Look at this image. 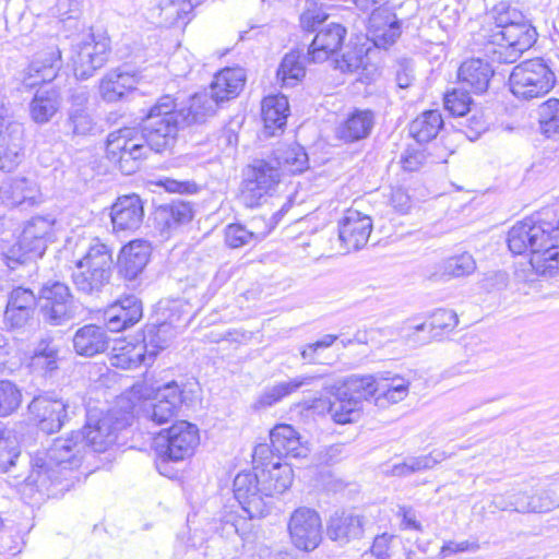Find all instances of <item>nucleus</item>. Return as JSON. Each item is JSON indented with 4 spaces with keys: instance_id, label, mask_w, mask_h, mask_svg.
I'll list each match as a JSON object with an SVG mask.
<instances>
[{
    "instance_id": "nucleus-1",
    "label": "nucleus",
    "mask_w": 559,
    "mask_h": 559,
    "mask_svg": "<svg viewBox=\"0 0 559 559\" xmlns=\"http://www.w3.org/2000/svg\"><path fill=\"white\" fill-rule=\"evenodd\" d=\"M124 426L126 423L116 419L111 413L97 419L88 416L82 430L73 431L69 438H58L47 450L36 453L25 479L24 493L35 490L44 499L69 490L73 484L72 473L81 466L86 449L105 452Z\"/></svg>"
},
{
    "instance_id": "nucleus-2",
    "label": "nucleus",
    "mask_w": 559,
    "mask_h": 559,
    "mask_svg": "<svg viewBox=\"0 0 559 559\" xmlns=\"http://www.w3.org/2000/svg\"><path fill=\"white\" fill-rule=\"evenodd\" d=\"M71 281L78 293L97 296L110 283L114 267L112 251L98 237L82 239L73 252Z\"/></svg>"
},
{
    "instance_id": "nucleus-3",
    "label": "nucleus",
    "mask_w": 559,
    "mask_h": 559,
    "mask_svg": "<svg viewBox=\"0 0 559 559\" xmlns=\"http://www.w3.org/2000/svg\"><path fill=\"white\" fill-rule=\"evenodd\" d=\"M493 26L485 35L488 41L500 47L503 62H514L537 40L538 34L531 21L516 8L504 2L491 11Z\"/></svg>"
},
{
    "instance_id": "nucleus-4",
    "label": "nucleus",
    "mask_w": 559,
    "mask_h": 559,
    "mask_svg": "<svg viewBox=\"0 0 559 559\" xmlns=\"http://www.w3.org/2000/svg\"><path fill=\"white\" fill-rule=\"evenodd\" d=\"M181 127L183 119L176 108L175 99L165 95L150 108L139 131L150 152L162 153L175 145Z\"/></svg>"
},
{
    "instance_id": "nucleus-5",
    "label": "nucleus",
    "mask_w": 559,
    "mask_h": 559,
    "mask_svg": "<svg viewBox=\"0 0 559 559\" xmlns=\"http://www.w3.org/2000/svg\"><path fill=\"white\" fill-rule=\"evenodd\" d=\"M200 443L199 429L186 420L174 424L160 432L155 439V450L158 456L156 467L159 474L171 477L168 462H179L190 457Z\"/></svg>"
},
{
    "instance_id": "nucleus-6",
    "label": "nucleus",
    "mask_w": 559,
    "mask_h": 559,
    "mask_svg": "<svg viewBox=\"0 0 559 559\" xmlns=\"http://www.w3.org/2000/svg\"><path fill=\"white\" fill-rule=\"evenodd\" d=\"M512 94L524 100L543 97L556 84L555 73L540 58L522 61L515 66L509 78Z\"/></svg>"
},
{
    "instance_id": "nucleus-7",
    "label": "nucleus",
    "mask_w": 559,
    "mask_h": 559,
    "mask_svg": "<svg viewBox=\"0 0 559 559\" xmlns=\"http://www.w3.org/2000/svg\"><path fill=\"white\" fill-rule=\"evenodd\" d=\"M556 217V213L550 210H542L535 216L525 218L514 226L508 233V247L513 254H523L530 252L533 254L545 246L554 243L551 230L554 223L548 217Z\"/></svg>"
},
{
    "instance_id": "nucleus-8",
    "label": "nucleus",
    "mask_w": 559,
    "mask_h": 559,
    "mask_svg": "<svg viewBox=\"0 0 559 559\" xmlns=\"http://www.w3.org/2000/svg\"><path fill=\"white\" fill-rule=\"evenodd\" d=\"M143 139L135 128H122L110 132L106 141L107 158L124 175L136 173L150 153Z\"/></svg>"
},
{
    "instance_id": "nucleus-9",
    "label": "nucleus",
    "mask_w": 559,
    "mask_h": 559,
    "mask_svg": "<svg viewBox=\"0 0 559 559\" xmlns=\"http://www.w3.org/2000/svg\"><path fill=\"white\" fill-rule=\"evenodd\" d=\"M370 378L353 374L336 389L329 402V414L340 425L357 421L362 412V402L370 397Z\"/></svg>"
},
{
    "instance_id": "nucleus-10",
    "label": "nucleus",
    "mask_w": 559,
    "mask_h": 559,
    "mask_svg": "<svg viewBox=\"0 0 559 559\" xmlns=\"http://www.w3.org/2000/svg\"><path fill=\"white\" fill-rule=\"evenodd\" d=\"M252 464L261 477L266 498L281 495L290 487L294 478L292 466L281 456H275L269 444L260 443L254 448Z\"/></svg>"
},
{
    "instance_id": "nucleus-11",
    "label": "nucleus",
    "mask_w": 559,
    "mask_h": 559,
    "mask_svg": "<svg viewBox=\"0 0 559 559\" xmlns=\"http://www.w3.org/2000/svg\"><path fill=\"white\" fill-rule=\"evenodd\" d=\"M56 219L51 215L34 216L25 224L20 236L17 247L21 253L16 254L12 248L8 260L17 264L25 263L28 259L40 258L49 241L53 239V226Z\"/></svg>"
},
{
    "instance_id": "nucleus-12",
    "label": "nucleus",
    "mask_w": 559,
    "mask_h": 559,
    "mask_svg": "<svg viewBox=\"0 0 559 559\" xmlns=\"http://www.w3.org/2000/svg\"><path fill=\"white\" fill-rule=\"evenodd\" d=\"M72 63L75 80H87L108 61L110 40L103 34H86L73 46Z\"/></svg>"
},
{
    "instance_id": "nucleus-13",
    "label": "nucleus",
    "mask_w": 559,
    "mask_h": 559,
    "mask_svg": "<svg viewBox=\"0 0 559 559\" xmlns=\"http://www.w3.org/2000/svg\"><path fill=\"white\" fill-rule=\"evenodd\" d=\"M38 300L43 319L50 325H62L76 316L74 296L66 283H46L40 289Z\"/></svg>"
},
{
    "instance_id": "nucleus-14",
    "label": "nucleus",
    "mask_w": 559,
    "mask_h": 559,
    "mask_svg": "<svg viewBox=\"0 0 559 559\" xmlns=\"http://www.w3.org/2000/svg\"><path fill=\"white\" fill-rule=\"evenodd\" d=\"M234 495L249 519L264 518L271 509V498L264 495V486L257 471H243L234 479Z\"/></svg>"
},
{
    "instance_id": "nucleus-15",
    "label": "nucleus",
    "mask_w": 559,
    "mask_h": 559,
    "mask_svg": "<svg viewBox=\"0 0 559 559\" xmlns=\"http://www.w3.org/2000/svg\"><path fill=\"white\" fill-rule=\"evenodd\" d=\"M281 175L272 159H254L245 174L242 198L246 204L249 206L257 205L263 195L280 183Z\"/></svg>"
},
{
    "instance_id": "nucleus-16",
    "label": "nucleus",
    "mask_w": 559,
    "mask_h": 559,
    "mask_svg": "<svg viewBox=\"0 0 559 559\" xmlns=\"http://www.w3.org/2000/svg\"><path fill=\"white\" fill-rule=\"evenodd\" d=\"M288 532L294 546L300 550H314L322 540V522L319 513L310 508L296 509L288 521Z\"/></svg>"
},
{
    "instance_id": "nucleus-17",
    "label": "nucleus",
    "mask_w": 559,
    "mask_h": 559,
    "mask_svg": "<svg viewBox=\"0 0 559 559\" xmlns=\"http://www.w3.org/2000/svg\"><path fill=\"white\" fill-rule=\"evenodd\" d=\"M166 346V340L160 337V343L156 342L150 331L141 344H127L120 348H114L115 353L109 357V362L112 367L120 369H133L141 365H148L155 359L159 349H164Z\"/></svg>"
},
{
    "instance_id": "nucleus-18",
    "label": "nucleus",
    "mask_w": 559,
    "mask_h": 559,
    "mask_svg": "<svg viewBox=\"0 0 559 559\" xmlns=\"http://www.w3.org/2000/svg\"><path fill=\"white\" fill-rule=\"evenodd\" d=\"M366 518L354 510H336L326 521V536L340 546L364 537Z\"/></svg>"
},
{
    "instance_id": "nucleus-19",
    "label": "nucleus",
    "mask_w": 559,
    "mask_h": 559,
    "mask_svg": "<svg viewBox=\"0 0 559 559\" xmlns=\"http://www.w3.org/2000/svg\"><path fill=\"white\" fill-rule=\"evenodd\" d=\"M70 405L62 399L49 395L35 396L28 405L29 413L46 433L58 432L69 419Z\"/></svg>"
},
{
    "instance_id": "nucleus-20",
    "label": "nucleus",
    "mask_w": 559,
    "mask_h": 559,
    "mask_svg": "<svg viewBox=\"0 0 559 559\" xmlns=\"http://www.w3.org/2000/svg\"><path fill=\"white\" fill-rule=\"evenodd\" d=\"M37 298L24 287H16L9 294L3 323L9 331H23L33 320Z\"/></svg>"
},
{
    "instance_id": "nucleus-21",
    "label": "nucleus",
    "mask_w": 559,
    "mask_h": 559,
    "mask_svg": "<svg viewBox=\"0 0 559 559\" xmlns=\"http://www.w3.org/2000/svg\"><path fill=\"white\" fill-rule=\"evenodd\" d=\"M402 34L401 21L390 7L374 9L369 16L367 38L382 49L391 47Z\"/></svg>"
},
{
    "instance_id": "nucleus-22",
    "label": "nucleus",
    "mask_w": 559,
    "mask_h": 559,
    "mask_svg": "<svg viewBox=\"0 0 559 559\" xmlns=\"http://www.w3.org/2000/svg\"><path fill=\"white\" fill-rule=\"evenodd\" d=\"M372 230L370 216L355 209H348L338 223V239L343 248L349 251L361 249Z\"/></svg>"
},
{
    "instance_id": "nucleus-23",
    "label": "nucleus",
    "mask_w": 559,
    "mask_h": 559,
    "mask_svg": "<svg viewBox=\"0 0 559 559\" xmlns=\"http://www.w3.org/2000/svg\"><path fill=\"white\" fill-rule=\"evenodd\" d=\"M24 128L10 118L0 117V169L11 171L20 160Z\"/></svg>"
},
{
    "instance_id": "nucleus-24",
    "label": "nucleus",
    "mask_w": 559,
    "mask_h": 559,
    "mask_svg": "<svg viewBox=\"0 0 559 559\" xmlns=\"http://www.w3.org/2000/svg\"><path fill=\"white\" fill-rule=\"evenodd\" d=\"M182 390L177 382L170 381L156 389L153 402L145 409L146 417L156 425L168 423L181 407Z\"/></svg>"
},
{
    "instance_id": "nucleus-25",
    "label": "nucleus",
    "mask_w": 559,
    "mask_h": 559,
    "mask_svg": "<svg viewBox=\"0 0 559 559\" xmlns=\"http://www.w3.org/2000/svg\"><path fill=\"white\" fill-rule=\"evenodd\" d=\"M110 218L116 233L138 230L144 218L143 201L136 194L119 197L111 205Z\"/></svg>"
},
{
    "instance_id": "nucleus-26",
    "label": "nucleus",
    "mask_w": 559,
    "mask_h": 559,
    "mask_svg": "<svg viewBox=\"0 0 559 559\" xmlns=\"http://www.w3.org/2000/svg\"><path fill=\"white\" fill-rule=\"evenodd\" d=\"M61 68V51L58 47H49L35 55L26 70L23 84L34 87L40 83L51 82L57 79Z\"/></svg>"
},
{
    "instance_id": "nucleus-27",
    "label": "nucleus",
    "mask_w": 559,
    "mask_h": 559,
    "mask_svg": "<svg viewBox=\"0 0 559 559\" xmlns=\"http://www.w3.org/2000/svg\"><path fill=\"white\" fill-rule=\"evenodd\" d=\"M142 316L141 300L134 295L124 296L105 311L106 326L111 332H119L133 326Z\"/></svg>"
},
{
    "instance_id": "nucleus-28",
    "label": "nucleus",
    "mask_w": 559,
    "mask_h": 559,
    "mask_svg": "<svg viewBox=\"0 0 559 559\" xmlns=\"http://www.w3.org/2000/svg\"><path fill=\"white\" fill-rule=\"evenodd\" d=\"M345 35V27L337 23H330L319 29L308 49L310 60L322 62L329 59L342 47Z\"/></svg>"
},
{
    "instance_id": "nucleus-29",
    "label": "nucleus",
    "mask_w": 559,
    "mask_h": 559,
    "mask_svg": "<svg viewBox=\"0 0 559 559\" xmlns=\"http://www.w3.org/2000/svg\"><path fill=\"white\" fill-rule=\"evenodd\" d=\"M376 117L370 109H354L338 123L336 138L345 143H354L368 138L374 127Z\"/></svg>"
},
{
    "instance_id": "nucleus-30",
    "label": "nucleus",
    "mask_w": 559,
    "mask_h": 559,
    "mask_svg": "<svg viewBox=\"0 0 559 559\" xmlns=\"http://www.w3.org/2000/svg\"><path fill=\"white\" fill-rule=\"evenodd\" d=\"M493 73L495 71L487 60L471 58L462 62L457 78L463 88H469L475 94H483L488 90Z\"/></svg>"
},
{
    "instance_id": "nucleus-31",
    "label": "nucleus",
    "mask_w": 559,
    "mask_h": 559,
    "mask_svg": "<svg viewBox=\"0 0 559 559\" xmlns=\"http://www.w3.org/2000/svg\"><path fill=\"white\" fill-rule=\"evenodd\" d=\"M270 440L269 447L275 456L306 457L309 453L307 444L290 425H276L270 432Z\"/></svg>"
},
{
    "instance_id": "nucleus-32",
    "label": "nucleus",
    "mask_w": 559,
    "mask_h": 559,
    "mask_svg": "<svg viewBox=\"0 0 559 559\" xmlns=\"http://www.w3.org/2000/svg\"><path fill=\"white\" fill-rule=\"evenodd\" d=\"M151 255V246L144 240H133L126 245L119 254L120 274L132 281L142 273Z\"/></svg>"
},
{
    "instance_id": "nucleus-33",
    "label": "nucleus",
    "mask_w": 559,
    "mask_h": 559,
    "mask_svg": "<svg viewBox=\"0 0 559 559\" xmlns=\"http://www.w3.org/2000/svg\"><path fill=\"white\" fill-rule=\"evenodd\" d=\"M59 346L51 337L40 338L34 346L28 367L33 373L52 377L59 369Z\"/></svg>"
},
{
    "instance_id": "nucleus-34",
    "label": "nucleus",
    "mask_w": 559,
    "mask_h": 559,
    "mask_svg": "<svg viewBox=\"0 0 559 559\" xmlns=\"http://www.w3.org/2000/svg\"><path fill=\"white\" fill-rule=\"evenodd\" d=\"M272 160L281 174L297 175L309 168L305 147L295 142L278 145L272 153Z\"/></svg>"
},
{
    "instance_id": "nucleus-35",
    "label": "nucleus",
    "mask_w": 559,
    "mask_h": 559,
    "mask_svg": "<svg viewBox=\"0 0 559 559\" xmlns=\"http://www.w3.org/2000/svg\"><path fill=\"white\" fill-rule=\"evenodd\" d=\"M74 352L84 357H93L104 353L109 344L106 330L96 324H86L73 335Z\"/></svg>"
},
{
    "instance_id": "nucleus-36",
    "label": "nucleus",
    "mask_w": 559,
    "mask_h": 559,
    "mask_svg": "<svg viewBox=\"0 0 559 559\" xmlns=\"http://www.w3.org/2000/svg\"><path fill=\"white\" fill-rule=\"evenodd\" d=\"M245 72L240 68H226L215 74L210 88L211 96L221 105L236 97L245 84Z\"/></svg>"
},
{
    "instance_id": "nucleus-37",
    "label": "nucleus",
    "mask_w": 559,
    "mask_h": 559,
    "mask_svg": "<svg viewBox=\"0 0 559 559\" xmlns=\"http://www.w3.org/2000/svg\"><path fill=\"white\" fill-rule=\"evenodd\" d=\"M245 72L240 68H226L215 74L210 88L211 96L221 105L236 97L245 84Z\"/></svg>"
},
{
    "instance_id": "nucleus-38",
    "label": "nucleus",
    "mask_w": 559,
    "mask_h": 559,
    "mask_svg": "<svg viewBox=\"0 0 559 559\" xmlns=\"http://www.w3.org/2000/svg\"><path fill=\"white\" fill-rule=\"evenodd\" d=\"M61 105V91L56 84L49 88H39L29 103V115L33 121L43 124L51 120Z\"/></svg>"
},
{
    "instance_id": "nucleus-39",
    "label": "nucleus",
    "mask_w": 559,
    "mask_h": 559,
    "mask_svg": "<svg viewBox=\"0 0 559 559\" xmlns=\"http://www.w3.org/2000/svg\"><path fill=\"white\" fill-rule=\"evenodd\" d=\"M322 376L320 374H304L292 378L287 381H282L271 388L264 390L257 401L259 407H270L282 401L284 397L293 394L301 388L310 386Z\"/></svg>"
},
{
    "instance_id": "nucleus-40",
    "label": "nucleus",
    "mask_w": 559,
    "mask_h": 559,
    "mask_svg": "<svg viewBox=\"0 0 559 559\" xmlns=\"http://www.w3.org/2000/svg\"><path fill=\"white\" fill-rule=\"evenodd\" d=\"M288 111V99L284 95H270L262 100V120L267 135H275L276 131H283Z\"/></svg>"
},
{
    "instance_id": "nucleus-41",
    "label": "nucleus",
    "mask_w": 559,
    "mask_h": 559,
    "mask_svg": "<svg viewBox=\"0 0 559 559\" xmlns=\"http://www.w3.org/2000/svg\"><path fill=\"white\" fill-rule=\"evenodd\" d=\"M360 378H370L372 380L370 397L377 395L378 400L384 399L394 404L403 401L408 394L409 382L400 376H390L388 372L386 376L374 377L368 374L360 376Z\"/></svg>"
},
{
    "instance_id": "nucleus-42",
    "label": "nucleus",
    "mask_w": 559,
    "mask_h": 559,
    "mask_svg": "<svg viewBox=\"0 0 559 559\" xmlns=\"http://www.w3.org/2000/svg\"><path fill=\"white\" fill-rule=\"evenodd\" d=\"M135 84L134 75L120 70H111L103 76L98 90L105 102L115 103L132 91Z\"/></svg>"
},
{
    "instance_id": "nucleus-43",
    "label": "nucleus",
    "mask_w": 559,
    "mask_h": 559,
    "mask_svg": "<svg viewBox=\"0 0 559 559\" xmlns=\"http://www.w3.org/2000/svg\"><path fill=\"white\" fill-rule=\"evenodd\" d=\"M194 215L193 205L183 200H174L168 204L160 205L155 212V221L162 230H171L178 226L189 223Z\"/></svg>"
},
{
    "instance_id": "nucleus-44",
    "label": "nucleus",
    "mask_w": 559,
    "mask_h": 559,
    "mask_svg": "<svg viewBox=\"0 0 559 559\" xmlns=\"http://www.w3.org/2000/svg\"><path fill=\"white\" fill-rule=\"evenodd\" d=\"M219 104L209 94L207 91L195 93L189 100L187 108L179 109L183 126L191 123H201L207 117H212Z\"/></svg>"
},
{
    "instance_id": "nucleus-45",
    "label": "nucleus",
    "mask_w": 559,
    "mask_h": 559,
    "mask_svg": "<svg viewBox=\"0 0 559 559\" xmlns=\"http://www.w3.org/2000/svg\"><path fill=\"white\" fill-rule=\"evenodd\" d=\"M197 0H160L157 8L159 24L166 27L186 24Z\"/></svg>"
},
{
    "instance_id": "nucleus-46",
    "label": "nucleus",
    "mask_w": 559,
    "mask_h": 559,
    "mask_svg": "<svg viewBox=\"0 0 559 559\" xmlns=\"http://www.w3.org/2000/svg\"><path fill=\"white\" fill-rule=\"evenodd\" d=\"M442 126L441 114L438 110H428L411 123L409 133L418 143H427L438 135Z\"/></svg>"
},
{
    "instance_id": "nucleus-47",
    "label": "nucleus",
    "mask_w": 559,
    "mask_h": 559,
    "mask_svg": "<svg viewBox=\"0 0 559 559\" xmlns=\"http://www.w3.org/2000/svg\"><path fill=\"white\" fill-rule=\"evenodd\" d=\"M306 68L299 51H290L284 56L276 71L277 82L282 87H294L305 76Z\"/></svg>"
},
{
    "instance_id": "nucleus-48",
    "label": "nucleus",
    "mask_w": 559,
    "mask_h": 559,
    "mask_svg": "<svg viewBox=\"0 0 559 559\" xmlns=\"http://www.w3.org/2000/svg\"><path fill=\"white\" fill-rule=\"evenodd\" d=\"M559 245L545 246L530 255V266L539 276H554L559 270Z\"/></svg>"
},
{
    "instance_id": "nucleus-49",
    "label": "nucleus",
    "mask_w": 559,
    "mask_h": 559,
    "mask_svg": "<svg viewBox=\"0 0 559 559\" xmlns=\"http://www.w3.org/2000/svg\"><path fill=\"white\" fill-rule=\"evenodd\" d=\"M21 454L16 436L0 423V472L7 473L15 466Z\"/></svg>"
},
{
    "instance_id": "nucleus-50",
    "label": "nucleus",
    "mask_w": 559,
    "mask_h": 559,
    "mask_svg": "<svg viewBox=\"0 0 559 559\" xmlns=\"http://www.w3.org/2000/svg\"><path fill=\"white\" fill-rule=\"evenodd\" d=\"M270 229H248L241 224H229L225 229V242L229 248L237 249L253 242L261 241Z\"/></svg>"
},
{
    "instance_id": "nucleus-51",
    "label": "nucleus",
    "mask_w": 559,
    "mask_h": 559,
    "mask_svg": "<svg viewBox=\"0 0 559 559\" xmlns=\"http://www.w3.org/2000/svg\"><path fill=\"white\" fill-rule=\"evenodd\" d=\"M442 275L448 277L468 276L476 270V261L471 253L463 252L442 262Z\"/></svg>"
},
{
    "instance_id": "nucleus-52",
    "label": "nucleus",
    "mask_w": 559,
    "mask_h": 559,
    "mask_svg": "<svg viewBox=\"0 0 559 559\" xmlns=\"http://www.w3.org/2000/svg\"><path fill=\"white\" fill-rule=\"evenodd\" d=\"M538 122L547 136L559 133V99L551 98L539 106Z\"/></svg>"
},
{
    "instance_id": "nucleus-53",
    "label": "nucleus",
    "mask_w": 559,
    "mask_h": 559,
    "mask_svg": "<svg viewBox=\"0 0 559 559\" xmlns=\"http://www.w3.org/2000/svg\"><path fill=\"white\" fill-rule=\"evenodd\" d=\"M493 506L500 510H512L521 513L532 512V496L522 491H511L507 496L497 495L492 500Z\"/></svg>"
},
{
    "instance_id": "nucleus-54",
    "label": "nucleus",
    "mask_w": 559,
    "mask_h": 559,
    "mask_svg": "<svg viewBox=\"0 0 559 559\" xmlns=\"http://www.w3.org/2000/svg\"><path fill=\"white\" fill-rule=\"evenodd\" d=\"M13 203L16 205L36 203L38 190L34 182L26 178H16L11 183Z\"/></svg>"
},
{
    "instance_id": "nucleus-55",
    "label": "nucleus",
    "mask_w": 559,
    "mask_h": 559,
    "mask_svg": "<svg viewBox=\"0 0 559 559\" xmlns=\"http://www.w3.org/2000/svg\"><path fill=\"white\" fill-rule=\"evenodd\" d=\"M22 394L11 381H0V416H8L21 404Z\"/></svg>"
},
{
    "instance_id": "nucleus-56",
    "label": "nucleus",
    "mask_w": 559,
    "mask_h": 559,
    "mask_svg": "<svg viewBox=\"0 0 559 559\" xmlns=\"http://www.w3.org/2000/svg\"><path fill=\"white\" fill-rule=\"evenodd\" d=\"M68 126L73 134L87 135L94 132L96 123L87 109H69Z\"/></svg>"
},
{
    "instance_id": "nucleus-57",
    "label": "nucleus",
    "mask_w": 559,
    "mask_h": 559,
    "mask_svg": "<svg viewBox=\"0 0 559 559\" xmlns=\"http://www.w3.org/2000/svg\"><path fill=\"white\" fill-rule=\"evenodd\" d=\"M472 98L464 90H453L444 95V108L453 116H465L469 111Z\"/></svg>"
},
{
    "instance_id": "nucleus-58",
    "label": "nucleus",
    "mask_w": 559,
    "mask_h": 559,
    "mask_svg": "<svg viewBox=\"0 0 559 559\" xmlns=\"http://www.w3.org/2000/svg\"><path fill=\"white\" fill-rule=\"evenodd\" d=\"M451 454H447L444 451L433 450L427 455L407 457L408 467L411 474L431 469L438 463L450 457Z\"/></svg>"
},
{
    "instance_id": "nucleus-59",
    "label": "nucleus",
    "mask_w": 559,
    "mask_h": 559,
    "mask_svg": "<svg viewBox=\"0 0 559 559\" xmlns=\"http://www.w3.org/2000/svg\"><path fill=\"white\" fill-rule=\"evenodd\" d=\"M479 549L480 545L477 539H466L461 542L449 540L442 545L438 556L440 559H447L462 552L473 554Z\"/></svg>"
},
{
    "instance_id": "nucleus-60",
    "label": "nucleus",
    "mask_w": 559,
    "mask_h": 559,
    "mask_svg": "<svg viewBox=\"0 0 559 559\" xmlns=\"http://www.w3.org/2000/svg\"><path fill=\"white\" fill-rule=\"evenodd\" d=\"M559 507V498L556 492L544 489L532 496V512L544 513Z\"/></svg>"
},
{
    "instance_id": "nucleus-61",
    "label": "nucleus",
    "mask_w": 559,
    "mask_h": 559,
    "mask_svg": "<svg viewBox=\"0 0 559 559\" xmlns=\"http://www.w3.org/2000/svg\"><path fill=\"white\" fill-rule=\"evenodd\" d=\"M337 340V335L325 334L314 343L308 344L300 350V356L304 360L310 364L317 362V354L325 348L331 347Z\"/></svg>"
},
{
    "instance_id": "nucleus-62",
    "label": "nucleus",
    "mask_w": 559,
    "mask_h": 559,
    "mask_svg": "<svg viewBox=\"0 0 559 559\" xmlns=\"http://www.w3.org/2000/svg\"><path fill=\"white\" fill-rule=\"evenodd\" d=\"M459 322L457 316L453 310L450 309H437L430 321V328L432 330H453Z\"/></svg>"
},
{
    "instance_id": "nucleus-63",
    "label": "nucleus",
    "mask_w": 559,
    "mask_h": 559,
    "mask_svg": "<svg viewBox=\"0 0 559 559\" xmlns=\"http://www.w3.org/2000/svg\"><path fill=\"white\" fill-rule=\"evenodd\" d=\"M389 203L400 214H406L412 207V198L404 188H392Z\"/></svg>"
},
{
    "instance_id": "nucleus-64",
    "label": "nucleus",
    "mask_w": 559,
    "mask_h": 559,
    "mask_svg": "<svg viewBox=\"0 0 559 559\" xmlns=\"http://www.w3.org/2000/svg\"><path fill=\"white\" fill-rule=\"evenodd\" d=\"M366 51L360 48L355 51H346L342 56V61L338 62V68L342 71L354 72L362 68L365 64Z\"/></svg>"
}]
</instances>
